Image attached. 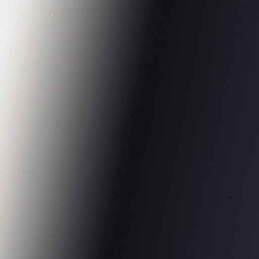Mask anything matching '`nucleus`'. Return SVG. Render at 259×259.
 Returning a JSON list of instances; mask_svg holds the SVG:
<instances>
[{"label":"nucleus","mask_w":259,"mask_h":259,"mask_svg":"<svg viewBox=\"0 0 259 259\" xmlns=\"http://www.w3.org/2000/svg\"><path fill=\"white\" fill-rule=\"evenodd\" d=\"M95 146H259V145H214V144H113Z\"/></svg>","instance_id":"f257e3e1"},{"label":"nucleus","mask_w":259,"mask_h":259,"mask_svg":"<svg viewBox=\"0 0 259 259\" xmlns=\"http://www.w3.org/2000/svg\"><path fill=\"white\" fill-rule=\"evenodd\" d=\"M103 131H104V130H103V129H102V128L100 127V128H99V130H98V131H97V133H98V135H101V134H102V133L103 132Z\"/></svg>","instance_id":"f03ea898"}]
</instances>
